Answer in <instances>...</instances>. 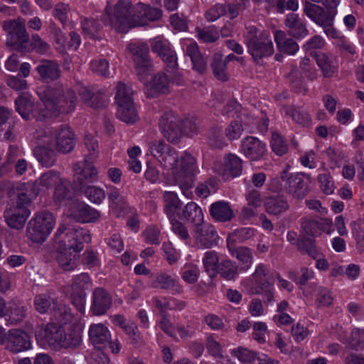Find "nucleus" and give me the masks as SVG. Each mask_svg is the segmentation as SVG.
Wrapping results in <instances>:
<instances>
[{"mask_svg":"<svg viewBox=\"0 0 364 364\" xmlns=\"http://www.w3.org/2000/svg\"><path fill=\"white\" fill-rule=\"evenodd\" d=\"M38 95L44 107L36 115L38 119L57 117L60 113H70L75 109L77 101L75 92L61 84L46 86Z\"/></svg>","mask_w":364,"mask_h":364,"instance_id":"1","label":"nucleus"},{"mask_svg":"<svg viewBox=\"0 0 364 364\" xmlns=\"http://www.w3.org/2000/svg\"><path fill=\"white\" fill-rule=\"evenodd\" d=\"M105 24L120 33H127L134 26V8L128 0H120L114 6H107L102 16Z\"/></svg>","mask_w":364,"mask_h":364,"instance_id":"2","label":"nucleus"},{"mask_svg":"<svg viewBox=\"0 0 364 364\" xmlns=\"http://www.w3.org/2000/svg\"><path fill=\"white\" fill-rule=\"evenodd\" d=\"M55 239L61 248L65 250L80 252L84 247V242H90L91 237L89 230L75 228L69 224H62L55 233Z\"/></svg>","mask_w":364,"mask_h":364,"instance_id":"3","label":"nucleus"},{"mask_svg":"<svg viewBox=\"0 0 364 364\" xmlns=\"http://www.w3.org/2000/svg\"><path fill=\"white\" fill-rule=\"evenodd\" d=\"M290 168L291 166L287 164L280 173V178L284 183L286 192L291 197L296 200H302L310 191L309 177L301 172L290 173Z\"/></svg>","mask_w":364,"mask_h":364,"instance_id":"4","label":"nucleus"},{"mask_svg":"<svg viewBox=\"0 0 364 364\" xmlns=\"http://www.w3.org/2000/svg\"><path fill=\"white\" fill-rule=\"evenodd\" d=\"M196 160L189 154L185 152L181 157V164L178 167L176 164V168L173 171L174 181L187 198H191L192 192L190 189L194 185V173L196 172Z\"/></svg>","mask_w":364,"mask_h":364,"instance_id":"5","label":"nucleus"},{"mask_svg":"<svg viewBox=\"0 0 364 364\" xmlns=\"http://www.w3.org/2000/svg\"><path fill=\"white\" fill-rule=\"evenodd\" d=\"M248 52L254 62L259 64L264 58L269 57L274 53L272 40L266 35L257 33L255 27L250 28L246 37Z\"/></svg>","mask_w":364,"mask_h":364,"instance_id":"6","label":"nucleus"},{"mask_svg":"<svg viewBox=\"0 0 364 364\" xmlns=\"http://www.w3.org/2000/svg\"><path fill=\"white\" fill-rule=\"evenodd\" d=\"M55 225L52 213L41 212L36 215L27 225L26 232L29 240L41 243L46 240Z\"/></svg>","mask_w":364,"mask_h":364,"instance_id":"7","label":"nucleus"},{"mask_svg":"<svg viewBox=\"0 0 364 364\" xmlns=\"http://www.w3.org/2000/svg\"><path fill=\"white\" fill-rule=\"evenodd\" d=\"M3 28L7 33L6 46L21 53H26L29 49V36L25 25L18 20L4 21Z\"/></svg>","mask_w":364,"mask_h":364,"instance_id":"8","label":"nucleus"},{"mask_svg":"<svg viewBox=\"0 0 364 364\" xmlns=\"http://www.w3.org/2000/svg\"><path fill=\"white\" fill-rule=\"evenodd\" d=\"M190 122L183 121L172 112L164 114L159 121V127L163 136L171 143L180 141L183 132V127Z\"/></svg>","mask_w":364,"mask_h":364,"instance_id":"9","label":"nucleus"},{"mask_svg":"<svg viewBox=\"0 0 364 364\" xmlns=\"http://www.w3.org/2000/svg\"><path fill=\"white\" fill-rule=\"evenodd\" d=\"M150 154L158 160L161 165L168 169L176 168L178 163L177 151L164 140H154L149 144Z\"/></svg>","mask_w":364,"mask_h":364,"instance_id":"10","label":"nucleus"},{"mask_svg":"<svg viewBox=\"0 0 364 364\" xmlns=\"http://www.w3.org/2000/svg\"><path fill=\"white\" fill-rule=\"evenodd\" d=\"M150 154L158 160L161 165L168 169L176 168L178 163L177 151L164 140H154L149 144Z\"/></svg>","mask_w":364,"mask_h":364,"instance_id":"11","label":"nucleus"},{"mask_svg":"<svg viewBox=\"0 0 364 364\" xmlns=\"http://www.w3.org/2000/svg\"><path fill=\"white\" fill-rule=\"evenodd\" d=\"M150 154L158 160L161 165L168 169L176 168L178 163L177 151L164 140H154L149 144Z\"/></svg>","mask_w":364,"mask_h":364,"instance_id":"12","label":"nucleus"},{"mask_svg":"<svg viewBox=\"0 0 364 364\" xmlns=\"http://www.w3.org/2000/svg\"><path fill=\"white\" fill-rule=\"evenodd\" d=\"M6 343V348L11 353H19L31 348L30 336L25 331L14 328L8 331L0 340V343Z\"/></svg>","mask_w":364,"mask_h":364,"instance_id":"13","label":"nucleus"},{"mask_svg":"<svg viewBox=\"0 0 364 364\" xmlns=\"http://www.w3.org/2000/svg\"><path fill=\"white\" fill-rule=\"evenodd\" d=\"M73 171V182L80 190L90 186V183H92L97 179V169L92 165V161H89L87 159L75 164Z\"/></svg>","mask_w":364,"mask_h":364,"instance_id":"14","label":"nucleus"},{"mask_svg":"<svg viewBox=\"0 0 364 364\" xmlns=\"http://www.w3.org/2000/svg\"><path fill=\"white\" fill-rule=\"evenodd\" d=\"M132 58L135 64V69L139 80L144 82H147L146 75L151 68V61L149 55V47L145 45L130 47Z\"/></svg>","mask_w":364,"mask_h":364,"instance_id":"15","label":"nucleus"},{"mask_svg":"<svg viewBox=\"0 0 364 364\" xmlns=\"http://www.w3.org/2000/svg\"><path fill=\"white\" fill-rule=\"evenodd\" d=\"M193 232L196 244L198 247L208 249L217 244V232L211 224L203 221L193 228Z\"/></svg>","mask_w":364,"mask_h":364,"instance_id":"16","label":"nucleus"},{"mask_svg":"<svg viewBox=\"0 0 364 364\" xmlns=\"http://www.w3.org/2000/svg\"><path fill=\"white\" fill-rule=\"evenodd\" d=\"M151 49L166 63L168 72L171 73L178 68L176 53L171 48L167 41L154 38L151 42Z\"/></svg>","mask_w":364,"mask_h":364,"instance_id":"17","label":"nucleus"},{"mask_svg":"<svg viewBox=\"0 0 364 364\" xmlns=\"http://www.w3.org/2000/svg\"><path fill=\"white\" fill-rule=\"evenodd\" d=\"M55 147L58 152L68 154L75 146V134L67 124H63L55 131Z\"/></svg>","mask_w":364,"mask_h":364,"instance_id":"18","label":"nucleus"},{"mask_svg":"<svg viewBox=\"0 0 364 364\" xmlns=\"http://www.w3.org/2000/svg\"><path fill=\"white\" fill-rule=\"evenodd\" d=\"M161 16V9L139 3L134 7V26L146 25L149 21L159 20Z\"/></svg>","mask_w":364,"mask_h":364,"instance_id":"19","label":"nucleus"},{"mask_svg":"<svg viewBox=\"0 0 364 364\" xmlns=\"http://www.w3.org/2000/svg\"><path fill=\"white\" fill-rule=\"evenodd\" d=\"M242 151L250 161H258L266 153V144L255 136H247L242 141Z\"/></svg>","mask_w":364,"mask_h":364,"instance_id":"20","label":"nucleus"},{"mask_svg":"<svg viewBox=\"0 0 364 364\" xmlns=\"http://www.w3.org/2000/svg\"><path fill=\"white\" fill-rule=\"evenodd\" d=\"M36 70L40 79L44 82H54L58 80L61 75L59 64L52 60H40L36 67Z\"/></svg>","mask_w":364,"mask_h":364,"instance_id":"21","label":"nucleus"},{"mask_svg":"<svg viewBox=\"0 0 364 364\" xmlns=\"http://www.w3.org/2000/svg\"><path fill=\"white\" fill-rule=\"evenodd\" d=\"M112 299L109 293L103 288H96L92 292L91 311L94 315L101 316L110 309Z\"/></svg>","mask_w":364,"mask_h":364,"instance_id":"22","label":"nucleus"},{"mask_svg":"<svg viewBox=\"0 0 364 364\" xmlns=\"http://www.w3.org/2000/svg\"><path fill=\"white\" fill-rule=\"evenodd\" d=\"M16 110L26 120H29L31 117L38 119L36 115L40 113V109L44 108L43 103L39 104L37 109H34V103L31 101L30 97L27 95H21L15 100Z\"/></svg>","mask_w":364,"mask_h":364,"instance_id":"23","label":"nucleus"},{"mask_svg":"<svg viewBox=\"0 0 364 364\" xmlns=\"http://www.w3.org/2000/svg\"><path fill=\"white\" fill-rule=\"evenodd\" d=\"M177 215L181 220L193 225V228L200 225L204 221L201 208L193 201L184 205L181 210L177 213Z\"/></svg>","mask_w":364,"mask_h":364,"instance_id":"24","label":"nucleus"},{"mask_svg":"<svg viewBox=\"0 0 364 364\" xmlns=\"http://www.w3.org/2000/svg\"><path fill=\"white\" fill-rule=\"evenodd\" d=\"M30 213L29 209L14 207L6 209L4 213V216L7 225L10 228L20 230L24 227Z\"/></svg>","mask_w":364,"mask_h":364,"instance_id":"25","label":"nucleus"},{"mask_svg":"<svg viewBox=\"0 0 364 364\" xmlns=\"http://www.w3.org/2000/svg\"><path fill=\"white\" fill-rule=\"evenodd\" d=\"M70 211L72 216L81 223L95 222L100 217V213L97 210L80 202L73 203Z\"/></svg>","mask_w":364,"mask_h":364,"instance_id":"26","label":"nucleus"},{"mask_svg":"<svg viewBox=\"0 0 364 364\" xmlns=\"http://www.w3.org/2000/svg\"><path fill=\"white\" fill-rule=\"evenodd\" d=\"M61 178L60 173L55 170H49L42 173L33 183L34 195L37 196L41 191H46L56 186Z\"/></svg>","mask_w":364,"mask_h":364,"instance_id":"27","label":"nucleus"},{"mask_svg":"<svg viewBox=\"0 0 364 364\" xmlns=\"http://www.w3.org/2000/svg\"><path fill=\"white\" fill-rule=\"evenodd\" d=\"M89 338L95 348L102 349L107 346L111 339V334L104 324H92L89 328Z\"/></svg>","mask_w":364,"mask_h":364,"instance_id":"28","label":"nucleus"},{"mask_svg":"<svg viewBox=\"0 0 364 364\" xmlns=\"http://www.w3.org/2000/svg\"><path fill=\"white\" fill-rule=\"evenodd\" d=\"M274 37L279 51L288 55H294L299 50L298 43L289 36V33L277 30L274 32Z\"/></svg>","mask_w":364,"mask_h":364,"instance_id":"29","label":"nucleus"},{"mask_svg":"<svg viewBox=\"0 0 364 364\" xmlns=\"http://www.w3.org/2000/svg\"><path fill=\"white\" fill-rule=\"evenodd\" d=\"M311 1L310 0H306L304 3V13L314 23L317 25L323 23L330 16H332V11H328L318 4Z\"/></svg>","mask_w":364,"mask_h":364,"instance_id":"30","label":"nucleus"},{"mask_svg":"<svg viewBox=\"0 0 364 364\" xmlns=\"http://www.w3.org/2000/svg\"><path fill=\"white\" fill-rule=\"evenodd\" d=\"M33 154L38 162L45 168L53 166L57 161V154L54 149L46 145H38L33 149Z\"/></svg>","mask_w":364,"mask_h":364,"instance_id":"31","label":"nucleus"},{"mask_svg":"<svg viewBox=\"0 0 364 364\" xmlns=\"http://www.w3.org/2000/svg\"><path fill=\"white\" fill-rule=\"evenodd\" d=\"M285 25L289 28V36L294 38H304L309 33L306 23L297 14H288L285 19Z\"/></svg>","mask_w":364,"mask_h":364,"instance_id":"32","label":"nucleus"},{"mask_svg":"<svg viewBox=\"0 0 364 364\" xmlns=\"http://www.w3.org/2000/svg\"><path fill=\"white\" fill-rule=\"evenodd\" d=\"M81 342L82 329L77 326L72 325L67 331L64 329L59 347L75 349L80 346Z\"/></svg>","mask_w":364,"mask_h":364,"instance_id":"33","label":"nucleus"},{"mask_svg":"<svg viewBox=\"0 0 364 364\" xmlns=\"http://www.w3.org/2000/svg\"><path fill=\"white\" fill-rule=\"evenodd\" d=\"M210 214L214 220L222 223L229 222L235 218L232 209L225 201L213 203L210 207Z\"/></svg>","mask_w":364,"mask_h":364,"instance_id":"34","label":"nucleus"},{"mask_svg":"<svg viewBox=\"0 0 364 364\" xmlns=\"http://www.w3.org/2000/svg\"><path fill=\"white\" fill-rule=\"evenodd\" d=\"M310 56L315 59L324 77L330 78L333 77L337 67L326 53L321 51H311Z\"/></svg>","mask_w":364,"mask_h":364,"instance_id":"35","label":"nucleus"},{"mask_svg":"<svg viewBox=\"0 0 364 364\" xmlns=\"http://www.w3.org/2000/svg\"><path fill=\"white\" fill-rule=\"evenodd\" d=\"M64 328L55 323H48L43 330V336L48 344L55 348L59 347L63 338Z\"/></svg>","mask_w":364,"mask_h":364,"instance_id":"36","label":"nucleus"},{"mask_svg":"<svg viewBox=\"0 0 364 364\" xmlns=\"http://www.w3.org/2000/svg\"><path fill=\"white\" fill-rule=\"evenodd\" d=\"M186 53L192 61L193 69L203 74L207 70V63L199 50L196 43H191L186 47Z\"/></svg>","mask_w":364,"mask_h":364,"instance_id":"37","label":"nucleus"},{"mask_svg":"<svg viewBox=\"0 0 364 364\" xmlns=\"http://www.w3.org/2000/svg\"><path fill=\"white\" fill-rule=\"evenodd\" d=\"M265 208L268 213L277 215L287 211L289 205L283 195L271 196L265 202Z\"/></svg>","mask_w":364,"mask_h":364,"instance_id":"38","label":"nucleus"},{"mask_svg":"<svg viewBox=\"0 0 364 364\" xmlns=\"http://www.w3.org/2000/svg\"><path fill=\"white\" fill-rule=\"evenodd\" d=\"M114 322L120 326L128 335L130 343L133 345L138 344L140 338L136 325L131 321H127L122 315L117 314L114 316Z\"/></svg>","mask_w":364,"mask_h":364,"instance_id":"39","label":"nucleus"},{"mask_svg":"<svg viewBox=\"0 0 364 364\" xmlns=\"http://www.w3.org/2000/svg\"><path fill=\"white\" fill-rule=\"evenodd\" d=\"M228 61L223 58L220 53H215L213 57V61L210 64L211 69L214 76L222 82L228 80V73L227 71Z\"/></svg>","mask_w":364,"mask_h":364,"instance_id":"40","label":"nucleus"},{"mask_svg":"<svg viewBox=\"0 0 364 364\" xmlns=\"http://www.w3.org/2000/svg\"><path fill=\"white\" fill-rule=\"evenodd\" d=\"M228 248L231 255L235 257L245 269L250 268L252 262V252L247 247H235L232 242L227 241Z\"/></svg>","mask_w":364,"mask_h":364,"instance_id":"41","label":"nucleus"},{"mask_svg":"<svg viewBox=\"0 0 364 364\" xmlns=\"http://www.w3.org/2000/svg\"><path fill=\"white\" fill-rule=\"evenodd\" d=\"M164 210L169 219L175 218L176 211L179 210L181 202L178 195L172 191H165L163 193Z\"/></svg>","mask_w":364,"mask_h":364,"instance_id":"42","label":"nucleus"},{"mask_svg":"<svg viewBox=\"0 0 364 364\" xmlns=\"http://www.w3.org/2000/svg\"><path fill=\"white\" fill-rule=\"evenodd\" d=\"M296 248L300 253L306 254L314 259L320 255V250L316 245L315 240L304 235H299V241Z\"/></svg>","mask_w":364,"mask_h":364,"instance_id":"43","label":"nucleus"},{"mask_svg":"<svg viewBox=\"0 0 364 364\" xmlns=\"http://www.w3.org/2000/svg\"><path fill=\"white\" fill-rule=\"evenodd\" d=\"M344 343L348 349L357 352H364V329L353 328Z\"/></svg>","mask_w":364,"mask_h":364,"instance_id":"44","label":"nucleus"},{"mask_svg":"<svg viewBox=\"0 0 364 364\" xmlns=\"http://www.w3.org/2000/svg\"><path fill=\"white\" fill-rule=\"evenodd\" d=\"M73 197V191L71 189L70 182L65 179L61 178L55 188L53 193V200L56 203L69 200Z\"/></svg>","mask_w":364,"mask_h":364,"instance_id":"45","label":"nucleus"},{"mask_svg":"<svg viewBox=\"0 0 364 364\" xmlns=\"http://www.w3.org/2000/svg\"><path fill=\"white\" fill-rule=\"evenodd\" d=\"M227 281H234L238 275V266L230 259H224L218 265L216 272Z\"/></svg>","mask_w":364,"mask_h":364,"instance_id":"46","label":"nucleus"},{"mask_svg":"<svg viewBox=\"0 0 364 364\" xmlns=\"http://www.w3.org/2000/svg\"><path fill=\"white\" fill-rule=\"evenodd\" d=\"M224 173L232 177L239 176L242 171V161L235 154H228L224 157Z\"/></svg>","mask_w":364,"mask_h":364,"instance_id":"47","label":"nucleus"},{"mask_svg":"<svg viewBox=\"0 0 364 364\" xmlns=\"http://www.w3.org/2000/svg\"><path fill=\"white\" fill-rule=\"evenodd\" d=\"M117 116L120 120L127 124L134 123L139 119L138 113L133 102L118 106Z\"/></svg>","mask_w":364,"mask_h":364,"instance_id":"48","label":"nucleus"},{"mask_svg":"<svg viewBox=\"0 0 364 364\" xmlns=\"http://www.w3.org/2000/svg\"><path fill=\"white\" fill-rule=\"evenodd\" d=\"M56 261L64 271H71L77 267L76 256L61 248L57 251Z\"/></svg>","mask_w":364,"mask_h":364,"instance_id":"49","label":"nucleus"},{"mask_svg":"<svg viewBox=\"0 0 364 364\" xmlns=\"http://www.w3.org/2000/svg\"><path fill=\"white\" fill-rule=\"evenodd\" d=\"M283 109L286 115L291 117L295 122L302 127H309L311 124V117L304 109H296L294 106H284Z\"/></svg>","mask_w":364,"mask_h":364,"instance_id":"50","label":"nucleus"},{"mask_svg":"<svg viewBox=\"0 0 364 364\" xmlns=\"http://www.w3.org/2000/svg\"><path fill=\"white\" fill-rule=\"evenodd\" d=\"M285 77L294 92L296 93L306 92L305 83L296 66L292 65L291 67V71L287 73Z\"/></svg>","mask_w":364,"mask_h":364,"instance_id":"51","label":"nucleus"},{"mask_svg":"<svg viewBox=\"0 0 364 364\" xmlns=\"http://www.w3.org/2000/svg\"><path fill=\"white\" fill-rule=\"evenodd\" d=\"M56 298L51 297L47 294H40L34 298V307L35 309L41 314L47 313L49 310L52 309L57 301Z\"/></svg>","mask_w":364,"mask_h":364,"instance_id":"52","label":"nucleus"},{"mask_svg":"<svg viewBox=\"0 0 364 364\" xmlns=\"http://www.w3.org/2000/svg\"><path fill=\"white\" fill-rule=\"evenodd\" d=\"M255 282L256 284L255 294H262L264 299H266L267 302H270L274 296L273 279H264V280H256Z\"/></svg>","mask_w":364,"mask_h":364,"instance_id":"53","label":"nucleus"},{"mask_svg":"<svg viewBox=\"0 0 364 364\" xmlns=\"http://www.w3.org/2000/svg\"><path fill=\"white\" fill-rule=\"evenodd\" d=\"M52 312L53 317L62 323L65 324L73 319L70 308L64 304L58 303V301L52 308Z\"/></svg>","mask_w":364,"mask_h":364,"instance_id":"54","label":"nucleus"},{"mask_svg":"<svg viewBox=\"0 0 364 364\" xmlns=\"http://www.w3.org/2000/svg\"><path fill=\"white\" fill-rule=\"evenodd\" d=\"M133 92L132 89L122 82H119L116 87L115 100L118 106L133 102Z\"/></svg>","mask_w":364,"mask_h":364,"instance_id":"55","label":"nucleus"},{"mask_svg":"<svg viewBox=\"0 0 364 364\" xmlns=\"http://www.w3.org/2000/svg\"><path fill=\"white\" fill-rule=\"evenodd\" d=\"M301 234L306 236L315 237L319 233L321 225L317 220L311 218L302 219Z\"/></svg>","mask_w":364,"mask_h":364,"instance_id":"56","label":"nucleus"},{"mask_svg":"<svg viewBox=\"0 0 364 364\" xmlns=\"http://www.w3.org/2000/svg\"><path fill=\"white\" fill-rule=\"evenodd\" d=\"M231 354L237 357L240 362L246 364L251 363L258 358L255 352L244 347H238L232 350Z\"/></svg>","mask_w":364,"mask_h":364,"instance_id":"57","label":"nucleus"},{"mask_svg":"<svg viewBox=\"0 0 364 364\" xmlns=\"http://www.w3.org/2000/svg\"><path fill=\"white\" fill-rule=\"evenodd\" d=\"M208 144L214 149H222L226 145L222 130L218 127L210 129L208 136Z\"/></svg>","mask_w":364,"mask_h":364,"instance_id":"58","label":"nucleus"},{"mask_svg":"<svg viewBox=\"0 0 364 364\" xmlns=\"http://www.w3.org/2000/svg\"><path fill=\"white\" fill-rule=\"evenodd\" d=\"M203 264L205 272H211L215 274L216 272L218 265L220 264L217 252L215 251L205 252L203 258Z\"/></svg>","mask_w":364,"mask_h":364,"instance_id":"59","label":"nucleus"},{"mask_svg":"<svg viewBox=\"0 0 364 364\" xmlns=\"http://www.w3.org/2000/svg\"><path fill=\"white\" fill-rule=\"evenodd\" d=\"M255 235L254 229L251 228H241L235 230L228 239V241L234 244V242H243L250 239Z\"/></svg>","mask_w":364,"mask_h":364,"instance_id":"60","label":"nucleus"},{"mask_svg":"<svg viewBox=\"0 0 364 364\" xmlns=\"http://www.w3.org/2000/svg\"><path fill=\"white\" fill-rule=\"evenodd\" d=\"M271 146L272 151L278 156H283L288 151L287 141L277 132L272 133Z\"/></svg>","mask_w":364,"mask_h":364,"instance_id":"61","label":"nucleus"},{"mask_svg":"<svg viewBox=\"0 0 364 364\" xmlns=\"http://www.w3.org/2000/svg\"><path fill=\"white\" fill-rule=\"evenodd\" d=\"M108 200L111 209L115 213H118L125 208V200L117 190H113L108 193Z\"/></svg>","mask_w":364,"mask_h":364,"instance_id":"62","label":"nucleus"},{"mask_svg":"<svg viewBox=\"0 0 364 364\" xmlns=\"http://www.w3.org/2000/svg\"><path fill=\"white\" fill-rule=\"evenodd\" d=\"M169 82L170 80L166 73H159L153 77L152 86L156 91L166 93L169 91Z\"/></svg>","mask_w":364,"mask_h":364,"instance_id":"63","label":"nucleus"},{"mask_svg":"<svg viewBox=\"0 0 364 364\" xmlns=\"http://www.w3.org/2000/svg\"><path fill=\"white\" fill-rule=\"evenodd\" d=\"M86 197L92 203L100 204L105 198V191L98 187L87 186L84 190Z\"/></svg>","mask_w":364,"mask_h":364,"instance_id":"64","label":"nucleus"}]
</instances>
